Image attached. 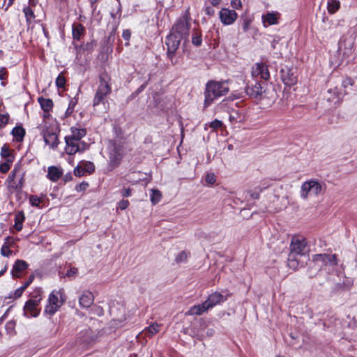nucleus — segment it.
<instances>
[{
    "mask_svg": "<svg viewBox=\"0 0 357 357\" xmlns=\"http://www.w3.org/2000/svg\"><path fill=\"white\" fill-rule=\"evenodd\" d=\"M151 202L153 204H158L162 197L161 192L157 189H152L150 194Z\"/></svg>",
    "mask_w": 357,
    "mask_h": 357,
    "instance_id": "obj_36",
    "label": "nucleus"
},
{
    "mask_svg": "<svg viewBox=\"0 0 357 357\" xmlns=\"http://www.w3.org/2000/svg\"><path fill=\"white\" fill-rule=\"evenodd\" d=\"M21 168H22L21 162H18L15 165L14 169L12 170V172L19 174L21 172Z\"/></svg>",
    "mask_w": 357,
    "mask_h": 357,
    "instance_id": "obj_56",
    "label": "nucleus"
},
{
    "mask_svg": "<svg viewBox=\"0 0 357 357\" xmlns=\"http://www.w3.org/2000/svg\"><path fill=\"white\" fill-rule=\"evenodd\" d=\"M63 289L53 291L49 296L48 303L45 307V313L53 315L65 301Z\"/></svg>",
    "mask_w": 357,
    "mask_h": 357,
    "instance_id": "obj_5",
    "label": "nucleus"
},
{
    "mask_svg": "<svg viewBox=\"0 0 357 357\" xmlns=\"http://www.w3.org/2000/svg\"><path fill=\"white\" fill-rule=\"evenodd\" d=\"M121 195L124 197L131 196V190L130 188H123L121 191Z\"/></svg>",
    "mask_w": 357,
    "mask_h": 357,
    "instance_id": "obj_57",
    "label": "nucleus"
},
{
    "mask_svg": "<svg viewBox=\"0 0 357 357\" xmlns=\"http://www.w3.org/2000/svg\"><path fill=\"white\" fill-rule=\"evenodd\" d=\"M324 190V185L317 180L311 179L305 181L301 188L300 196L303 199H307L310 197H318Z\"/></svg>",
    "mask_w": 357,
    "mask_h": 357,
    "instance_id": "obj_4",
    "label": "nucleus"
},
{
    "mask_svg": "<svg viewBox=\"0 0 357 357\" xmlns=\"http://www.w3.org/2000/svg\"><path fill=\"white\" fill-rule=\"evenodd\" d=\"M41 300L40 295H37L34 298L27 301L24 306V314L26 317H36L39 315L38 305Z\"/></svg>",
    "mask_w": 357,
    "mask_h": 357,
    "instance_id": "obj_8",
    "label": "nucleus"
},
{
    "mask_svg": "<svg viewBox=\"0 0 357 357\" xmlns=\"http://www.w3.org/2000/svg\"><path fill=\"white\" fill-rule=\"evenodd\" d=\"M63 181L65 183H67L68 181H70L72 179H73V176H72V174L70 172L69 173H67L66 174H65L63 176Z\"/></svg>",
    "mask_w": 357,
    "mask_h": 357,
    "instance_id": "obj_60",
    "label": "nucleus"
},
{
    "mask_svg": "<svg viewBox=\"0 0 357 357\" xmlns=\"http://www.w3.org/2000/svg\"><path fill=\"white\" fill-rule=\"evenodd\" d=\"M227 296L220 292L215 291L211 294L205 301L206 305L208 309H212L217 305H220L227 301Z\"/></svg>",
    "mask_w": 357,
    "mask_h": 357,
    "instance_id": "obj_15",
    "label": "nucleus"
},
{
    "mask_svg": "<svg viewBox=\"0 0 357 357\" xmlns=\"http://www.w3.org/2000/svg\"><path fill=\"white\" fill-rule=\"evenodd\" d=\"M307 241L301 236L294 237L290 245V254L296 256H304L307 252Z\"/></svg>",
    "mask_w": 357,
    "mask_h": 357,
    "instance_id": "obj_9",
    "label": "nucleus"
},
{
    "mask_svg": "<svg viewBox=\"0 0 357 357\" xmlns=\"http://www.w3.org/2000/svg\"><path fill=\"white\" fill-rule=\"evenodd\" d=\"M56 84L58 87L61 88L65 84V79L63 76L59 75L56 79Z\"/></svg>",
    "mask_w": 357,
    "mask_h": 357,
    "instance_id": "obj_52",
    "label": "nucleus"
},
{
    "mask_svg": "<svg viewBox=\"0 0 357 357\" xmlns=\"http://www.w3.org/2000/svg\"><path fill=\"white\" fill-rule=\"evenodd\" d=\"M267 186L261 187L258 186L253 190H249L245 192V199L248 201L251 199H258L259 198L260 193L263 192L264 189H266Z\"/></svg>",
    "mask_w": 357,
    "mask_h": 357,
    "instance_id": "obj_24",
    "label": "nucleus"
},
{
    "mask_svg": "<svg viewBox=\"0 0 357 357\" xmlns=\"http://www.w3.org/2000/svg\"><path fill=\"white\" fill-rule=\"evenodd\" d=\"M13 155L11 150L7 144H4L1 149V156L3 158H6L9 156Z\"/></svg>",
    "mask_w": 357,
    "mask_h": 357,
    "instance_id": "obj_39",
    "label": "nucleus"
},
{
    "mask_svg": "<svg viewBox=\"0 0 357 357\" xmlns=\"http://www.w3.org/2000/svg\"><path fill=\"white\" fill-rule=\"evenodd\" d=\"M340 7V2L338 0H328L327 9L330 14L337 12Z\"/></svg>",
    "mask_w": 357,
    "mask_h": 357,
    "instance_id": "obj_32",
    "label": "nucleus"
},
{
    "mask_svg": "<svg viewBox=\"0 0 357 357\" xmlns=\"http://www.w3.org/2000/svg\"><path fill=\"white\" fill-rule=\"evenodd\" d=\"M23 176L22 174L18 175L17 173H14L11 172L10 175L8 176L7 182L8 184V188L20 190L22 188L23 185Z\"/></svg>",
    "mask_w": 357,
    "mask_h": 357,
    "instance_id": "obj_18",
    "label": "nucleus"
},
{
    "mask_svg": "<svg viewBox=\"0 0 357 357\" xmlns=\"http://www.w3.org/2000/svg\"><path fill=\"white\" fill-rule=\"evenodd\" d=\"M186 258H187V254L185 252H181L176 257V261L177 262H182V261H184L186 259Z\"/></svg>",
    "mask_w": 357,
    "mask_h": 357,
    "instance_id": "obj_54",
    "label": "nucleus"
},
{
    "mask_svg": "<svg viewBox=\"0 0 357 357\" xmlns=\"http://www.w3.org/2000/svg\"><path fill=\"white\" fill-rule=\"evenodd\" d=\"M93 296L89 291H84L79 298V303L82 307H89L93 303Z\"/></svg>",
    "mask_w": 357,
    "mask_h": 357,
    "instance_id": "obj_21",
    "label": "nucleus"
},
{
    "mask_svg": "<svg viewBox=\"0 0 357 357\" xmlns=\"http://www.w3.org/2000/svg\"><path fill=\"white\" fill-rule=\"evenodd\" d=\"M252 20L250 17H244L243 19V29L245 32H246L249 29V26L252 23Z\"/></svg>",
    "mask_w": 357,
    "mask_h": 357,
    "instance_id": "obj_46",
    "label": "nucleus"
},
{
    "mask_svg": "<svg viewBox=\"0 0 357 357\" xmlns=\"http://www.w3.org/2000/svg\"><path fill=\"white\" fill-rule=\"evenodd\" d=\"M280 13L278 12L267 13L262 15V22L264 26L274 25L278 24V18Z\"/></svg>",
    "mask_w": 357,
    "mask_h": 357,
    "instance_id": "obj_20",
    "label": "nucleus"
},
{
    "mask_svg": "<svg viewBox=\"0 0 357 357\" xmlns=\"http://www.w3.org/2000/svg\"><path fill=\"white\" fill-rule=\"evenodd\" d=\"M13 238L10 236L6 237L5 243L2 245L1 253L4 257H8L12 251L10 250V246L13 243Z\"/></svg>",
    "mask_w": 357,
    "mask_h": 357,
    "instance_id": "obj_30",
    "label": "nucleus"
},
{
    "mask_svg": "<svg viewBox=\"0 0 357 357\" xmlns=\"http://www.w3.org/2000/svg\"><path fill=\"white\" fill-rule=\"evenodd\" d=\"M9 115L8 114H0V128L4 127L8 122Z\"/></svg>",
    "mask_w": 357,
    "mask_h": 357,
    "instance_id": "obj_44",
    "label": "nucleus"
},
{
    "mask_svg": "<svg viewBox=\"0 0 357 357\" xmlns=\"http://www.w3.org/2000/svg\"><path fill=\"white\" fill-rule=\"evenodd\" d=\"M312 261L320 270H326L328 267L329 271L330 268H333L337 263L335 255L329 254L314 255Z\"/></svg>",
    "mask_w": 357,
    "mask_h": 357,
    "instance_id": "obj_7",
    "label": "nucleus"
},
{
    "mask_svg": "<svg viewBox=\"0 0 357 357\" xmlns=\"http://www.w3.org/2000/svg\"><path fill=\"white\" fill-rule=\"evenodd\" d=\"M77 273V268L73 267L68 269L66 273L67 277H73L75 276Z\"/></svg>",
    "mask_w": 357,
    "mask_h": 357,
    "instance_id": "obj_55",
    "label": "nucleus"
},
{
    "mask_svg": "<svg viewBox=\"0 0 357 357\" xmlns=\"http://www.w3.org/2000/svg\"><path fill=\"white\" fill-rule=\"evenodd\" d=\"M25 220V215L23 211H18L15 215L14 228L20 231L23 228V222Z\"/></svg>",
    "mask_w": 357,
    "mask_h": 357,
    "instance_id": "obj_27",
    "label": "nucleus"
},
{
    "mask_svg": "<svg viewBox=\"0 0 357 357\" xmlns=\"http://www.w3.org/2000/svg\"><path fill=\"white\" fill-rule=\"evenodd\" d=\"M29 203L32 206L40 208V204L43 202V198L38 197L37 195H31L29 197Z\"/></svg>",
    "mask_w": 357,
    "mask_h": 357,
    "instance_id": "obj_37",
    "label": "nucleus"
},
{
    "mask_svg": "<svg viewBox=\"0 0 357 357\" xmlns=\"http://www.w3.org/2000/svg\"><path fill=\"white\" fill-rule=\"evenodd\" d=\"M288 266L293 270H296L299 267V262L297 256L289 254L288 257Z\"/></svg>",
    "mask_w": 357,
    "mask_h": 357,
    "instance_id": "obj_34",
    "label": "nucleus"
},
{
    "mask_svg": "<svg viewBox=\"0 0 357 357\" xmlns=\"http://www.w3.org/2000/svg\"><path fill=\"white\" fill-rule=\"evenodd\" d=\"M354 84V82L349 77H346L342 80V86L344 89L347 88L349 86H352Z\"/></svg>",
    "mask_w": 357,
    "mask_h": 357,
    "instance_id": "obj_49",
    "label": "nucleus"
},
{
    "mask_svg": "<svg viewBox=\"0 0 357 357\" xmlns=\"http://www.w3.org/2000/svg\"><path fill=\"white\" fill-rule=\"evenodd\" d=\"M65 141L66 144L65 151L68 155H73L77 152L83 151L85 149L84 146L82 148L79 146V142L73 140L72 138L66 137ZM83 146H84V144H83Z\"/></svg>",
    "mask_w": 357,
    "mask_h": 357,
    "instance_id": "obj_17",
    "label": "nucleus"
},
{
    "mask_svg": "<svg viewBox=\"0 0 357 357\" xmlns=\"http://www.w3.org/2000/svg\"><path fill=\"white\" fill-rule=\"evenodd\" d=\"M223 123L221 121L218 119H215L214 121L206 123V126H209L210 128H213V130H216L218 128H220L222 126Z\"/></svg>",
    "mask_w": 357,
    "mask_h": 357,
    "instance_id": "obj_41",
    "label": "nucleus"
},
{
    "mask_svg": "<svg viewBox=\"0 0 357 357\" xmlns=\"http://www.w3.org/2000/svg\"><path fill=\"white\" fill-rule=\"evenodd\" d=\"M202 43V35L200 31L195 30L192 33V43L195 46H200Z\"/></svg>",
    "mask_w": 357,
    "mask_h": 357,
    "instance_id": "obj_35",
    "label": "nucleus"
},
{
    "mask_svg": "<svg viewBox=\"0 0 357 357\" xmlns=\"http://www.w3.org/2000/svg\"><path fill=\"white\" fill-rule=\"evenodd\" d=\"M5 160L3 161L4 163H8L10 166L13 164L15 157L14 155L9 156L6 158H3Z\"/></svg>",
    "mask_w": 357,
    "mask_h": 357,
    "instance_id": "obj_59",
    "label": "nucleus"
},
{
    "mask_svg": "<svg viewBox=\"0 0 357 357\" xmlns=\"http://www.w3.org/2000/svg\"><path fill=\"white\" fill-rule=\"evenodd\" d=\"M236 115H237V113H235L234 114H231L229 116V121L233 123V122H236L237 121V119H236Z\"/></svg>",
    "mask_w": 357,
    "mask_h": 357,
    "instance_id": "obj_64",
    "label": "nucleus"
},
{
    "mask_svg": "<svg viewBox=\"0 0 357 357\" xmlns=\"http://www.w3.org/2000/svg\"><path fill=\"white\" fill-rule=\"evenodd\" d=\"M15 323L10 321L6 323L5 328L8 333L13 334L15 332Z\"/></svg>",
    "mask_w": 357,
    "mask_h": 357,
    "instance_id": "obj_43",
    "label": "nucleus"
},
{
    "mask_svg": "<svg viewBox=\"0 0 357 357\" xmlns=\"http://www.w3.org/2000/svg\"><path fill=\"white\" fill-rule=\"evenodd\" d=\"M281 77L285 85L292 86L297 82L296 70L295 68L285 67L281 70Z\"/></svg>",
    "mask_w": 357,
    "mask_h": 357,
    "instance_id": "obj_13",
    "label": "nucleus"
},
{
    "mask_svg": "<svg viewBox=\"0 0 357 357\" xmlns=\"http://www.w3.org/2000/svg\"><path fill=\"white\" fill-rule=\"evenodd\" d=\"M8 71L3 67H0V80H5L8 77Z\"/></svg>",
    "mask_w": 357,
    "mask_h": 357,
    "instance_id": "obj_51",
    "label": "nucleus"
},
{
    "mask_svg": "<svg viewBox=\"0 0 357 357\" xmlns=\"http://www.w3.org/2000/svg\"><path fill=\"white\" fill-rule=\"evenodd\" d=\"M23 13L26 17V20L28 24L32 22L35 19V15L33 9L29 6H25L23 8Z\"/></svg>",
    "mask_w": 357,
    "mask_h": 357,
    "instance_id": "obj_33",
    "label": "nucleus"
},
{
    "mask_svg": "<svg viewBox=\"0 0 357 357\" xmlns=\"http://www.w3.org/2000/svg\"><path fill=\"white\" fill-rule=\"evenodd\" d=\"M28 267V264L24 261L17 259L12 269V275L14 278H20V273L23 271L24 270L26 269Z\"/></svg>",
    "mask_w": 357,
    "mask_h": 357,
    "instance_id": "obj_23",
    "label": "nucleus"
},
{
    "mask_svg": "<svg viewBox=\"0 0 357 357\" xmlns=\"http://www.w3.org/2000/svg\"><path fill=\"white\" fill-rule=\"evenodd\" d=\"M33 279H34V275H31L29 277L28 280L22 286L24 287V288L26 289L33 282Z\"/></svg>",
    "mask_w": 357,
    "mask_h": 357,
    "instance_id": "obj_61",
    "label": "nucleus"
},
{
    "mask_svg": "<svg viewBox=\"0 0 357 357\" xmlns=\"http://www.w3.org/2000/svg\"><path fill=\"white\" fill-rule=\"evenodd\" d=\"M231 6L234 9H240L242 7V3L241 0H231Z\"/></svg>",
    "mask_w": 357,
    "mask_h": 357,
    "instance_id": "obj_53",
    "label": "nucleus"
},
{
    "mask_svg": "<svg viewBox=\"0 0 357 357\" xmlns=\"http://www.w3.org/2000/svg\"><path fill=\"white\" fill-rule=\"evenodd\" d=\"M252 76L254 78H260L264 80H268L270 77V73L268 66L264 63H255L252 68Z\"/></svg>",
    "mask_w": 357,
    "mask_h": 357,
    "instance_id": "obj_12",
    "label": "nucleus"
},
{
    "mask_svg": "<svg viewBox=\"0 0 357 357\" xmlns=\"http://www.w3.org/2000/svg\"><path fill=\"white\" fill-rule=\"evenodd\" d=\"M63 174V169L60 167L50 166L47 168V178L52 182H56Z\"/></svg>",
    "mask_w": 357,
    "mask_h": 357,
    "instance_id": "obj_19",
    "label": "nucleus"
},
{
    "mask_svg": "<svg viewBox=\"0 0 357 357\" xmlns=\"http://www.w3.org/2000/svg\"><path fill=\"white\" fill-rule=\"evenodd\" d=\"M11 134L16 142H22L25 135V130L22 126H15L11 131Z\"/></svg>",
    "mask_w": 357,
    "mask_h": 357,
    "instance_id": "obj_29",
    "label": "nucleus"
},
{
    "mask_svg": "<svg viewBox=\"0 0 357 357\" xmlns=\"http://www.w3.org/2000/svg\"><path fill=\"white\" fill-rule=\"evenodd\" d=\"M10 168V166L8 163L3 162L0 164V172L5 174L7 173Z\"/></svg>",
    "mask_w": 357,
    "mask_h": 357,
    "instance_id": "obj_50",
    "label": "nucleus"
},
{
    "mask_svg": "<svg viewBox=\"0 0 357 357\" xmlns=\"http://www.w3.org/2000/svg\"><path fill=\"white\" fill-rule=\"evenodd\" d=\"M205 181L207 183L211 184V185L215 183L216 181V178H215V174L213 173L206 174V177H205Z\"/></svg>",
    "mask_w": 357,
    "mask_h": 357,
    "instance_id": "obj_45",
    "label": "nucleus"
},
{
    "mask_svg": "<svg viewBox=\"0 0 357 357\" xmlns=\"http://www.w3.org/2000/svg\"><path fill=\"white\" fill-rule=\"evenodd\" d=\"M208 307L206 305L205 301L202 304L195 305L189 308L185 313L186 315H202L208 310Z\"/></svg>",
    "mask_w": 357,
    "mask_h": 357,
    "instance_id": "obj_22",
    "label": "nucleus"
},
{
    "mask_svg": "<svg viewBox=\"0 0 357 357\" xmlns=\"http://www.w3.org/2000/svg\"><path fill=\"white\" fill-rule=\"evenodd\" d=\"M108 150V168L113 170L120 165L124 155V149L121 143L110 141Z\"/></svg>",
    "mask_w": 357,
    "mask_h": 357,
    "instance_id": "obj_2",
    "label": "nucleus"
},
{
    "mask_svg": "<svg viewBox=\"0 0 357 357\" xmlns=\"http://www.w3.org/2000/svg\"><path fill=\"white\" fill-rule=\"evenodd\" d=\"M84 173H85V172H84V167H83L82 163L80 162L79 165H78L74 169V174L76 176L81 177V176H84Z\"/></svg>",
    "mask_w": 357,
    "mask_h": 357,
    "instance_id": "obj_42",
    "label": "nucleus"
},
{
    "mask_svg": "<svg viewBox=\"0 0 357 357\" xmlns=\"http://www.w3.org/2000/svg\"><path fill=\"white\" fill-rule=\"evenodd\" d=\"M159 328L160 325L155 323L145 328L142 333L146 337H152L159 332Z\"/></svg>",
    "mask_w": 357,
    "mask_h": 357,
    "instance_id": "obj_31",
    "label": "nucleus"
},
{
    "mask_svg": "<svg viewBox=\"0 0 357 357\" xmlns=\"http://www.w3.org/2000/svg\"><path fill=\"white\" fill-rule=\"evenodd\" d=\"M73 37L74 40H79L84 33L85 29L82 24H73L72 26Z\"/></svg>",
    "mask_w": 357,
    "mask_h": 357,
    "instance_id": "obj_26",
    "label": "nucleus"
},
{
    "mask_svg": "<svg viewBox=\"0 0 357 357\" xmlns=\"http://www.w3.org/2000/svg\"><path fill=\"white\" fill-rule=\"evenodd\" d=\"M182 40L181 36H177L176 33L172 32L166 38L167 56L173 64L175 63L173 61V57Z\"/></svg>",
    "mask_w": 357,
    "mask_h": 357,
    "instance_id": "obj_10",
    "label": "nucleus"
},
{
    "mask_svg": "<svg viewBox=\"0 0 357 357\" xmlns=\"http://www.w3.org/2000/svg\"><path fill=\"white\" fill-rule=\"evenodd\" d=\"M129 204L130 203L128 200L122 199L118 203V207L121 210H125L128 207Z\"/></svg>",
    "mask_w": 357,
    "mask_h": 357,
    "instance_id": "obj_48",
    "label": "nucleus"
},
{
    "mask_svg": "<svg viewBox=\"0 0 357 357\" xmlns=\"http://www.w3.org/2000/svg\"><path fill=\"white\" fill-rule=\"evenodd\" d=\"M100 84L93 98V105L96 106L100 103H104L108 94L112 91L109 84L110 77L107 73H102L100 77Z\"/></svg>",
    "mask_w": 357,
    "mask_h": 357,
    "instance_id": "obj_3",
    "label": "nucleus"
},
{
    "mask_svg": "<svg viewBox=\"0 0 357 357\" xmlns=\"http://www.w3.org/2000/svg\"><path fill=\"white\" fill-rule=\"evenodd\" d=\"M45 144L50 149H55L59 144L58 136L56 132L50 131L49 129H44L42 132Z\"/></svg>",
    "mask_w": 357,
    "mask_h": 357,
    "instance_id": "obj_14",
    "label": "nucleus"
},
{
    "mask_svg": "<svg viewBox=\"0 0 357 357\" xmlns=\"http://www.w3.org/2000/svg\"><path fill=\"white\" fill-rule=\"evenodd\" d=\"M76 104H77V100L71 99L70 100V102H69L68 107L72 108L73 109H74Z\"/></svg>",
    "mask_w": 357,
    "mask_h": 357,
    "instance_id": "obj_63",
    "label": "nucleus"
},
{
    "mask_svg": "<svg viewBox=\"0 0 357 357\" xmlns=\"http://www.w3.org/2000/svg\"><path fill=\"white\" fill-rule=\"evenodd\" d=\"M38 101L45 113H47L52 110L54 104L51 99L39 97Z\"/></svg>",
    "mask_w": 357,
    "mask_h": 357,
    "instance_id": "obj_28",
    "label": "nucleus"
},
{
    "mask_svg": "<svg viewBox=\"0 0 357 357\" xmlns=\"http://www.w3.org/2000/svg\"><path fill=\"white\" fill-rule=\"evenodd\" d=\"M70 130L71 135L67 137L72 138L73 140H75L77 142H79L86 134V130L84 128L72 127Z\"/></svg>",
    "mask_w": 357,
    "mask_h": 357,
    "instance_id": "obj_25",
    "label": "nucleus"
},
{
    "mask_svg": "<svg viewBox=\"0 0 357 357\" xmlns=\"http://www.w3.org/2000/svg\"><path fill=\"white\" fill-rule=\"evenodd\" d=\"M25 289H26L24 288V287H20V288L17 289L13 293L10 294L9 298L14 299L20 298Z\"/></svg>",
    "mask_w": 357,
    "mask_h": 357,
    "instance_id": "obj_40",
    "label": "nucleus"
},
{
    "mask_svg": "<svg viewBox=\"0 0 357 357\" xmlns=\"http://www.w3.org/2000/svg\"><path fill=\"white\" fill-rule=\"evenodd\" d=\"M190 17L189 13H185L182 17L179 18L172 29V33L181 36V38L187 40L189 36Z\"/></svg>",
    "mask_w": 357,
    "mask_h": 357,
    "instance_id": "obj_6",
    "label": "nucleus"
},
{
    "mask_svg": "<svg viewBox=\"0 0 357 357\" xmlns=\"http://www.w3.org/2000/svg\"><path fill=\"white\" fill-rule=\"evenodd\" d=\"M122 36H123V38L125 40H129L130 38V31L129 30L123 31Z\"/></svg>",
    "mask_w": 357,
    "mask_h": 357,
    "instance_id": "obj_62",
    "label": "nucleus"
},
{
    "mask_svg": "<svg viewBox=\"0 0 357 357\" xmlns=\"http://www.w3.org/2000/svg\"><path fill=\"white\" fill-rule=\"evenodd\" d=\"M229 90L227 83L225 82H208L204 92V107H208L215 100L226 95L229 92Z\"/></svg>",
    "mask_w": 357,
    "mask_h": 357,
    "instance_id": "obj_1",
    "label": "nucleus"
},
{
    "mask_svg": "<svg viewBox=\"0 0 357 357\" xmlns=\"http://www.w3.org/2000/svg\"><path fill=\"white\" fill-rule=\"evenodd\" d=\"M81 163L84 167L85 172L91 174L95 171V165L92 162L82 161Z\"/></svg>",
    "mask_w": 357,
    "mask_h": 357,
    "instance_id": "obj_38",
    "label": "nucleus"
},
{
    "mask_svg": "<svg viewBox=\"0 0 357 357\" xmlns=\"http://www.w3.org/2000/svg\"><path fill=\"white\" fill-rule=\"evenodd\" d=\"M245 92L247 95L251 98H261L263 93L265 92L264 86L260 82H256L251 86H247L245 87Z\"/></svg>",
    "mask_w": 357,
    "mask_h": 357,
    "instance_id": "obj_16",
    "label": "nucleus"
},
{
    "mask_svg": "<svg viewBox=\"0 0 357 357\" xmlns=\"http://www.w3.org/2000/svg\"><path fill=\"white\" fill-rule=\"evenodd\" d=\"M89 186V184L87 182L83 181L79 185L75 186V190L77 192H82L84 191Z\"/></svg>",
    "mask_w": 357,
    "mask_h": 357,
    "instance_id": "obj_47",
    "label": "nucleus"
},
{
    "mask_svg": "<svg viewBox=\"0 0 357 357\" xmlns=\"http://www.w3.org/2000/svg\"><path fill=\"white\" fill-rule=\"evenodd\" d=\"M220 22L225 26L233 24L238 17V14L234 10L223 8L219 13Z\"/></svg>",
    "mask_w": 357,
    "mask_h": 357,
    "instance_id": "obj_11",
    "label": "nucleus"
},
{
    "mask_svg": "<svg viewBox=\"0 0 357 357\" xmlns=\"http://www.w3.org/2000/svg\"><path fill=\"white\" fill-rule=\"evenodd\" d=\"M205 13L209 16H213L215 14V10L211 6H207L205 8Z\"/></svg>",
    "mask_w": 357,
    "mask_h": 357,
    "instance_id": "obj_58",
    "label": "nucleus"
}]
</instances>
